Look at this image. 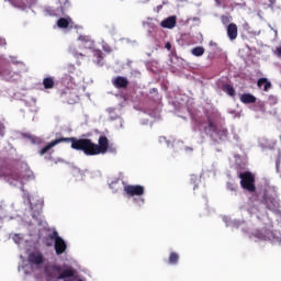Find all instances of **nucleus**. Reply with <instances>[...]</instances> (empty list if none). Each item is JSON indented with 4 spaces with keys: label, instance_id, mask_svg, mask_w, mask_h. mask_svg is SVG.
Wrapping results in <instances>:
<instances>
[{
    "label": "nucleus",
    "instance_id": "72a5a7b5",
    "mask_svg": "<svg viewBox=\"0 0 281 281\" xmlns=\"http://www.w3.org/2000/svg\"><path fill=\"white\" fill-rule=\"evenodd\" d=\"M34 216H36V214H33V218H34Z\"/></svg>",
    "mask_w": 281,
    "mask_h": 281
},
{
    "label": "nucleus",
    "instance_id": "c85d7f7f",
    "mask_svg": "<svg viewBox=\"0 0 281 281\" xmlns=\"http://www.w3.org/2000/svg\"><path fill=\"white\" fill-rule=\"evenodd\" d=\"M149 93H157V88H153Z\"/></svg>",
    "mask_w": 281,
    "mask_h": 281
},
{
    "label": "nucleus",
    "instance_id": "2f4dec72",
    "mask_svg": "<svg viewBox=\"0 0 281 281\" xmlns=\"http://www.w3.org/2000/svg\"><path fill=\"white\" fill-rule=\"evenodd\" d=\"M41 212H43V209H40V211H37V214H41Z\"/></svg>",
    "mask_w": 281,
    "mask_h": 281
},
{
    "label": "nucleus",
    "instance_id": "7c9ffc66",
    "mask_svg": "<svg viewBox=\"0 0 281 281\" xmlns=\"http://www.w3.org/2000/svg\"><path fill=\"white\" fill-rule=\"evenodd\" d=\"M217 5H221L222 0H214Z\"/></svg>",
    "mask_w": 281,
    "mask_h": 281
},
{
    "label": "nucleus",
    "instance_id": "9b49d317",
    "mask_svg": "<svg viewBox=\"0 0 281 281\" xmlns=\"http://www.w3.org/2000/svg\"><path fill=\"white\" fill-rule=\"evenodd\" d=\"M160 25L165 27L166 30H172L177 25V16L172 15L167 19H165Z\"/></svg>",
    "mask_w": 281,
    "mask_h": 281
},
{
    "label": "nucleus",
    "instance_id": "a211bd4d",
    "mask_svg": "<svg viewBox=\"0 0 281 281\" xmlns=\"http://www.w3.org/2000/svg\"><path fill=\"white\" fill-rule=\"evenodd\" d=\"M56 82L54 81V77H46L43 79L44 89H54Z\"/></svg>",
    "mask_w": 281,
    "mask_h": 281
},
{
    "label": "nucleus",
    "instance_id": "f257e3e1",
    "mask_svg": "<svg viewBox=\"0 0 281 281\" xmlns=\"http://www.w3.org/2000/svg\"><path fill=\"white\" fill-rule=\"evenodd\" d=\"M63 142H66L67 144L70 142V147L72 150H81L88 157H95V155H106L109 151V138H106V136H100L99 144L92 143L89 138L60 137L48 143L38 151V154L41 156L47 155V153H49L54 146H58V144H63Z\"/></svg>",
    "mask_w": 281,
    "mask_h": 281
},
{
    "label": "nucleus",
    "instance_id": "6ab92c4d",
    "mask_svg": "<svg viewBox=\"0 0 281 281\" xmlns=\"http://www.w3.org/2000/svg\"><path fill=\"white\" fill-rule=\"evenodd\" d=\"M79 41H81L85 47H93V41H91V37L87 35H80Z\"/></svg>",
    "mask_w": 281,
    "mask_h": 281
},
{
    "label": "nucleus",
    "instance_id": "423d86ee",
    "mask_svg": "<svg viewBox=\"0 0 281 281\" xmlns=\"http://www.w3.org/2000/svg\"><path fill=\"white\" fill-rule=\"evenodd\" d=\"M124 192L128 198L144 196L146 189L140 184H127L124 187Z\"/></svg>",
    "mask_w": 281,
    "mask_h": 281
},
{
    "label": "nucleus",
    "instance_id": "a878e982",
    "mask_svg": "<svg viewBox=\"0 0 281 281\" xmlns=\"http://www.w3.org/2000/svg\"><path fill=\"white\" fill-rule=\"evenodd\" d=\"M255 238H258V240H265V235H252Z\"/></svg>",
    "mask_w": 281,
    "mask_h": 281
},
{
    "label": "nucleus",
    "instance_id": "39448f33",
    "mask_svg": "<svg viewBox=\"0 0 281 281\" xmlns=\"http://www.w3.org/2000/svg\"><path fill=\"white\" fill-rule=\"evenodd\" d=\"M48 238L55 241V251L57 256H60L67 251V243L63 237L58 236V232L54 231L53 233L48 234Z\"/></svg>",
    "mask_w": 281,
    "mask_h": 281
},
{
    "label": "nucleus",
    "instance_id": "473e14b6",
    "mask_svg": "<svg viewBox=\"0 0 281 281\" xmlns=\"http://www.w3.org/2000/svg\"><path fill=\"white\" fill-rule=\"evenodd\" d=\"M31 210H34V207H32V204H31Z\"/></svg>",
    "mask_w": 281,
    "mask_h": 281
},
{
    "label": "nucleus",
    "instance_id": "dca6fc26",
    "mask_svg": "<svg viewBox=\"0 0 281 281\" xmlns=\"http://www.w3.org/2000/svg\"><path fill=\"white\" fill-rule=\"evenodd\" d=\"M9 179L12 181H23V175L18 169H12L10 173H8Z\"/></svg>",
    "mask_w": 281,
    "mask_h": 281
},
{
    "label": "nucleus",
    "instance_id": "b1692460",
    "mask_svg": "<svg viewBox=\"0 0 281 281\" xmlns=\"http://www.w3.org/2000/svg\"><path fill=\"white\" fill-rule=\"evenodd\" d=\"M273 54L277 56V58H281V46H277Z\"/></svg>",
    "mask_w": 281,
    "mask_h": 281
},
{
    "label": "nucleus",
    "instance_id": "393cba45",
    "mask_svg": "<svg viewBox=\"0 0 281 281\" xmlns=\"http://www.w3.org/2000/svg\"><path fill=\"white\" fill-rule=\"evenodd\" d=\"M222 23H229V16L223 15L222 16Z\"/></svg>",
    "mask_w": 281,
    "mask_h": 281
},
{
    "label": "nucleus",
    "instance_id": "4be33fe9",
    "mask_svg": "<svg viewBox=\"0 0 281 281\" xmlns=\"http://www.w3.org/2000/svg\"><path fill=\"white\" fill-rule=\"evenodd\" d=\"M168 262L169 265H179V254L170 252Z\"/></svg>",
    "mask_w": 281,
    "mask_h": 281
},
{
    "label": "nucleus",
    "instance_id": "7ed1b4c3",
    "mask_svg": "<svg viewBox=\"0 0 281 281\" xmlns=\"http://www.w3.org/2000/svg\"><path fill=\"white\" fill-rule=\"evenodd\" d=\"M240 186L247 192H256V177L250 171L239 173Z\"/></svg>",
    "mask_w": 281,
    "mask_h": 281
},
{
    "label": "nucleus",
    "instance_id": "cd10ccee",
    "mask_svg": "<svg viewBox=\"0 0 281 281\" xmlns=\"http://www.w3.org/2000/svg\"><path fill=\"white\" fill-rule=\"evenodd\" d=\"M210 46H211V47H218V44H216L215 42H212V41H211V42H210Z\"/></svg>",
    "mask_w": 281,
    "mask_h": 281
},
{
    "label": "nucleus",
    "instance_id": "aec40b11",
    "mask_svg": "<svg viewBox=\"0 0 281 281\" xmlns=\"http://www.w3.org/2000/svg\"><path fill=\"white\" fill-rule=\"evenodd\" d=\"M191 54L193 56H196V58L203 56V54H205V48L203 46H198V47H193L191 49Z\"/></svg>",
    "mask_w": 281,
    "mask_h": 281
},
{
    "label": "nucleus",
    "instance_id": "f03ea898",
    "mask_svg": "<svg viewBox=\"0 0 281 281\" xmlns=\"http://www.w3.org/2000/svg\"><path fill=\"white\" fill-rule=\"evenodd\" d=\"M47 278H56V273H58L57 280H65L67 278H74L76 276V270L71 267L63 270V266L53 265L44 270Z\"/></svg>",
    "mask_w": 281,
    "mask_h": 281
},
{
    "label": "nucleus",
    "instance_id": "412c9836",
    "mask_svg": "<svg viewBox=\"0 0 281 281\" xmlns=\"http://www.w3.org/2000/svg\"><path fill=\"white\" fill-rule=\"evenodd\" d=\"M226 190H228L229 192H233L234 196H236L238 194V184L234 182H227Z\"/></svg>",
    "mask_w": 281,
    "mask_h": 281
},
{
    "label": "nucleus",
    "instance_id": "ddd939ff",
    "mask_svg": "<svg viewBox=\"0 0 281 281\" xmlns=\"http://www.w3.org/2000/svg\"><path fill=\"white\" fill-rule=\"evenodd\" d=\"M72 20L71 18H59L57 20V27H59L60 30H67V27H69V25H71Z\"/></svg>",
    "mask_w": 281,
    "mask_h": 281
},
{
    "label": "nucleus",
    "instance_id": "5701e85b",
    "mask_svg": "<svg viewBox=\"0 0 281 281\" xmlns=\"http://www.w3.org/2000/svg\"><path fill=\"white\" fill-rule=\"evenodd\" d=\"M45 14L47 16H56V10H54L52 7H48L45 9Z\"/></svg>",
    "mask_w": 281,
    "mask_h": 281
},
{
    "label": "nucleus",
    "instance_id": "f8f14e48",
    "mask_svg": "<svg viewBox=\"0 0 281 281\" xmlns=\"http://www.w3.org/2000/svg\"><path fill=\"white\" fill-rule=\"evenodd\" d=\"M243 104H256V97L251 93H243L239 98Z\"/></svg>",
    "mask_w": 281,
    "mask_h": 281
},
{
    "label": "nucleus",
    "instance_id": "c756f323",
    "mask_svg": "<svg viewBox=\"0 0 281 281\" xmlns=\"http://www.w3.org/2000/svg\"><path fill=\"white\" fill-rule=\"evenodd\" d=\"M67 102L68 104H74L75 101L72 99H68Z\"/></svg>",
    "mask_w": 281,
    "mask_h": 281
},
{
    "label": "nucleus",
    "instance_id": "0eeeda50",
    "mask_svg": "<svg viewBox=\"0 0 281 281\" xmlns=\"http://www.w3.org/2000/svg\"><path fill=\"white\" fill-rule=\"evenodd\" d=\"M263 204L266 205L267 210H270V212H278L280 210V202H278L276 198L266 196L263 199Z\"/></svg>",
    "mask_w": 281,
    "mask_h": 281
},
{
    "label": "nucleus",
    "instance_id": "4468645a",
    "mask_svg": "<svg viewBox=\"0 0 281 281\" xmlns=\"http://www.w3.org/2000/svg\"><path fill=\"white\" fill-rule=\"evenodd\" d=\"M257 87L259 88V89H262V87H263V91H269V89H271V87H272V85H271V81H269V79H267V78H260V79H258V81H257Z\"/></svg>",
    "mask_w": 281,
    "mask_h": 281
},
{
    "label": "nucleus",
    "instance_id": "2eb2a0df",
    "mask_svg": "<svg viewBox=\"0 0 281 281\" xmlns=\"http://www.w3.org/2000/svg\"><path fill=\"white\" fill-rule=\"evenodd\" d=\"M222 91H224V93H227V95H229L231 98H236V89L229 83H224L222 86Z\"/></svg>",
    "mask_w": 281,
    "mask_h": 281
},
{
    "label": "nucleus",
    "instance_id": "f3484780",
    "mask_svg": "<svg viewBox=\"0 0 281 281\" xmlns=\"http://www.w3.org/2000/svg\"><path fill=\"white\" fill-rule=\"evenodd\" d=\"M93 56H94V63L97 65H99V67H102V65H104V54L101 50H94L93 52Z\"/></svg>",
    "mask_w": 281,
    "mask_h": 281
},
{
    "label": "nucleus",
    "instance_id": "6e6552de",
    "mask_svg": "<svg viewBox=\"0 0 281 281\" xmlns=\"http://www.w3.org/2000/svg\"><path fill=\"white\" fill-rule=\"evenodd\" d=\"M112 85L115 87V89H127L128 79L126 77L117 76L112 79Z\"/></svg>",
    "mask_w": 281,
    "mask_h": 281
},
{
    "label": "nucleus",
    "instance_id": "20e7f679",
    "mask_svg": "<svg viewBox=\"0 0 281 281\" xmlns=\"http://www.w3.org/2000/svg\"><path fill=\"white\" fill-rule=\"evenodd\" d=\"M206 117V122L201 123L203 128H204V133H206V135H214L216 133H218V124L216 123V116L212 113H206L205 114Z\"/></svg>",
    "mask_w": 281,
    "mask_h": 281
},
{
    "label": "nucleus",
    "instance_id": "bb28decb",
    "mask_svg": "<svg viewBox=\"0 0 281 281\" xmlns=\"http://www.w3.org/2000/svg\"><path fill=\"white\" fill-rule=\"evenodd\" d=\"M166 49H168V52H170V49H172V45L167 42L166 45H165Z\"/></svg>",
    "mask_w": 281,
    "mask_h": 281
},
{
    "label": "nucleus",
    "instance_id": "1a4fd4ad",
    "mask_svg": "<svg viewBox=\"0 0 281 281\" xmlns=\"http://www.w3.org/2000/svg\"><path fill=\"white\" fill-rule=\"evenodd\" d=\"M29 262L31 265H43V262H45V257L43 256V252H31L29 255Z\"/></svg>",
    "mask_w": 281,
    "mask_h": 281
},
{
    "label": "nucleus",
    "instance_id": "9d476101",
    "mask_svg": "<svg viewBox=\"0 0 281 281\" xmlns=\"http://www.w3.org/2000/svg\"><path fill=\"white\" fill-rule=\"evenodd\" d=\"M227 36L229 41H236V38H238V25H236V23L228 24Z\"/></svg>",
    "mask_w": 281,
    "mask_h": 281
}]
</instances>
